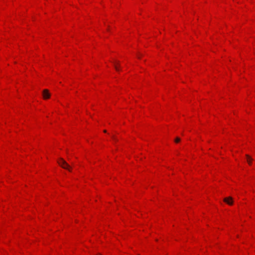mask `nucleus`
I'll return each mask as SVG.
<instances>
[{
	"label": "nucleus",
	"mask_w": 255,
	"mask_h": 255,
	"mask_svg": "<svg viewBox=\"0 0 255 255\" xmlns=\"http://www.w3.org/2000/svg\"><path fill=\"white\" fill-rule=\"evenodd\" d=\"M58 164L64 169H67L69 171H71V168L69 165L62 158H60L57 161Z\"/></svg>",
	"instance_id": "1"
},
{
	"label": "nucleus",
	"mask_w": 255,
	"mask_h": 255,
	"mask_svg": "<svg viewBox=\"0 0 255 255\" xmlns=\"http://www.w3.org/2000/svg\"><path fill=\"white\" fill-rule=\"evenodd\" d=\"M42 96L44 99H47L50 98V94L47 89H44L42 92Z\"/></svg>",
	"instance_id": "2"
},
{
	"label": "nucleus",
	"mask_w": 255,
	"mask_h": 255,
	"mask_svg": "<svg viewBox=\"0 0 255 255\" xmlns=\"http://www.w3.org/2000/svg\"><path fill=\"white\" fill-rule=\"evenodd\" d=\"M224 201L229 205H232L233 203V198L231 197L224 198Z\"/></svg>",
	"instance_id": "3"
},
{
	"label": "nucleus",
	"mask_w": 255,
	"mask_h": 255,
	"mask_svg": "<svg viewBox=\"0 0 255 255\" xmlns=\"http://www.w3.org/2000/svg\"><path fill=\"white\" fill-rule=\"evenodd\" d=\"M114 67H115L116 70L117 71H119V67L118 66L120 64V62L119 61H115V62H114Z\"/></svg>",
	"instance_id": "4"
},
{
	"label": "nucleus",
	"mask_w": 255,
	"mask_h": 255,
	"mask_svg": "<svg viewBox=\"0 0 255 255\" xmlns=\"http://www.w3.org/2000/svg\"><path fill=\"white\" fill-rule=\"evenodd\" d=\"M246 157H247V161L248 162V163L251 165V163H252V159L251 158V157L248 154L246 155Z\"/></svg>",
	"instance_id": "5"
},
{
	"label": "nucleus",
	"mask_w": 255,
	"mask_h": 255,
	"mask_svg": "<svg viewBox=\"0 0 255 255\" xmlns=\"http://www.w3.org/2000/svg\"><path fill=\"white\" fill-rule=\"evenodd\" d=\"M174 141H175V142L176 143H178V142H179L180 141V138H179V137H177L175 139V140H174Z\"/></svg>",
	"instance_id": "6"
},
{
	"label": "nucleus",
	"mask_w": 255,
	"mask_h": 255,
	"mask_svg": "<svg viewBox=\"0 0 255 255\" xmlns=\"http://www.w3.org/2000/svg\"><path fill=\"white\" fill-rule=\"evenodd\" d=\"M112 138H113V139L115 141H117V139L116 138V137L115 136H112Z\"/></svg>",
	"instance_id": "7"
},
{
	"label": "nucleus",
	"mask_w": 255,
	"mask_h": 255,
	"mask_svg": "<svg viewBox=\"0 0 255 255\" xmlns=\"http://www.w3.org/2000/svg\"><path fill=\"white\" fill-rule=\"evenodd\" d=\"M104 132H107L106 130H104Z\"/></svg>",
	"instance_id": "8"
}]
</instances>
